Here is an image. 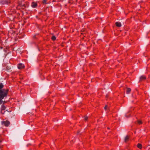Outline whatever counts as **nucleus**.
Wrapping results in <instances>:
<instances>
[{
  "mask_svg": "<svg viewBox=\"0 0 150 150\" xmlns=\"http://www.w3.org/2000/svg\"><path fill=\"white\" fill-rule=\"evenodd\" d=\"M4 87V85L1 83H0V104H2L3 101L2 100L4 97L7 96L8 90L2 88Z\"/></svg>",
  "mask_w": 150,
  "mask_h": 150,
  "instance_id": "1",
  "label": "nucleus"
},
{
  "mask_svg": "<svg viewBox=\"0 0 150 150\" xmlns=\"http://www.w3.org/2000/svg\"><path fill=\"white\" fill-rule=\"evenodd\" d=\"M6 109V107L4 106V105H2L1 106V112L3 114H4L5 112H6V111H4V112H3V110H5Z\"/></svg>",
  "mask_w": 150,
  "mask_h": 150,
  "instance_id": "2",
  "label": "nucleus"
},
{
  "mask_svg": "<svg viewBox=\"0 0 150 150\" xmlns=\"http://www.w3.org/2000/svg\"><path fill=\"white\" fill-rule=\"evenodd\" d=\"M25 66L22 63H20L18 64V67L19 69H21L24 68Z\"/></svg>",
  "mask_w": 150,
  "mask_h": 150,
  "instance_id": "3",
  "label": "nucleus"
},
{
  "mask_svg": "<svg viewBox=\"0 0 150 150\" xmlns=\"http://www.w3.org/2000/svg\"><path fill=\"white\" fill-rule=\"evenodd\" d=\"M2 124H4L5 126H8L9 125L10 122L8 121H2Z\"/></svg>",
  "mask_w": 150,
  "mask_h": 150,
  "instance_id": "4",
  "label": "nucleus"
},
{
  "mask_svg": "<svg viewBox=\"0 0 150 150\" xmlns=\"http://www.w3.org/2000/svg\"><path fill=\"white\" fill-rule=\"evenodd\" d=\"M19 5L20 6V7L23 9L28 6L27 5H25V4H19Z\"/></svg>",
  "mask_w": 150,
  "mask_h": 150,
  "instance_id": "5",
  "label": "nucleus"
},
{
  "mask_svg": "<svg viewBox=\"0 0 150 150\" xmlns=\"http://www.w3.org/2000/svg\"><path fill=\"white\" fill-rule=\"evenodd\" d=\"M115 24L118 27H120L122 26V24L120 22H116Z\"/></svg>",
  "mask_w": 150,
  "mask_h": 150,
  "instance_id": "6",
  "label": "nucleus"
},
{
  "mask_svg": "<svg viewBox=\"0 0 150 150\" xmlns=\"http://www.w3.org/2000/svg\"><path fill=\"white\" fill-rule=\"evenodd\" d=\"M37 4L36 3H35L34 2H33L32 3L31 6L35 8L36 7V6H37Z\"/></svg>",
  "mask_w": 150,
  "mask_h": 150,
  "instance_id": "7",
  "label": "nucleus"
},
{
  "mask_svg": "<svg viewBox=\"0 0 150 150\" xmlns=\"http://www.w3.org/2000/svg\"><path fill=\"white\" fill-rule=\"evenodd\" d=\"M129 137L128 136H126L125 138L124 141L125 142H127V141L129 139Z\"/></svg>",
  "mask_w": 150,
  "mask_h": 150,
  "instance_id": "8",
  "label": "nucleus"
},
{
  "mask_svg": "<svg viewBox=\"0 0 150 150\" xmlns=\"http://www.w3.org/2000/svg\"><path fill=\"white\" fill-rule=\"evenodd\" d=\"M131 91V89L129 88H127V89L126 93L127 94H129Z\"/></svg>",
  "mask_w": 150,
  "mask_h": 150,
  "instance_id": "9",
  "label": "nucleus"
},
{
  "mask_svg": "<svg viewBox=\"0 0 150 150\" xmlns=\"http://www.w3.org/2000/svg\"><path fill=\"white\" fill-rule=\"evenodd\" d=\"M6 69L8 71H11V68L8 67H7Z\"/></svg>",
  "mask_w": 150,
  "mask_h": 150,
  "instance_id": "10",
  "label": "nucleus"
},
{
  "mask_svg": "<svg viewBox=\"0 0 150 150\" xmlns=\"http://www.w3.org/2000/svg\"><path fill=\"white\" fill-rule=\"evenodd\" d=\"M51 38L52 40H54L56 39V38L55 36H52Z\"/></svg>",
  "mask_w": 150,
  "mask_h": 150,
  "instance_id": "11",
  "label": "nucleus"
},
{
  "mask_svg": "<svg viewBox=\"0 0 150 150\" xmlns=\"http://www.w3.org/2000/svg\"><path fill=\"white\" fill-rule=\"evenodd\" d=\"M146 78L145 77V76H141V80L142 79H146Z\"/></svg>",
  "mask_w": 150,
  "mask_h": 150,
  "instance_id": "12",
  "label": "nucleus"
},
{
  "mask_svg": "<svg viewBox=\"0 0 150 150\" xmlns=\"http://www.w3.org/2000/svg\"><path fill=\"white\" fill-rule=\"evenodd\" d=\"M138 147L140 149H141V144H138Z\"/></svg>",
  "mask_w": 150,
  "mask_h": 150,
  "instance_id": "13",
  "label": "nucleus"
},
{
  "mask_svg": "<svg viewBox=\"0 0 150 150\" xmlns=\"http://www.w3.org/2000/svg\"><path fill=\"white\" fill-rule=\"evenodd\" d=\"M42 2L44 4H46V0H43Z\"/></svg>",
  "mask_w": 150,
  "mask_h": 150,
  "instance_id": "14",
  "label": "nucleus"
},
{
  "mask_svg": "<svg viewBox=\"0 0 150 150\" xmlns=\"http://www.w3.org/2000/svg\"><path fill=\"white\" fill-rule=\"evenodd\" d=\"M88 118V117L87 116H85L84 117L85 120H87Z\"/></svg>",
  "mask_w": 150,
  "mask_h": 150,
  "instance_id": "15",
  "label": "nucleus"
},
{
  "mask_svg": "<svg viewBox=\"0 0 150 150\" xmlns=\"http://www.w3.org/2000/svg\"><path fill=\"white\" fill-rule=\"evenodd\" d=\"M107 107V105H105V106L104 107V109L106 110V109Z\"/></svg>",
  "mask_w": 150,
  "mask_h": 150,
  "instance_id": "16",
  "label": "nucleus"
},
{
  "mask_svg": "<svg viewBox=\"0 0 150 150\" xmlns=\"http://www.w3.org/2000/svg\"><path fill=\"white\" fill-rule=\"evenodd\" d=\"M125 116L127 117H129V116L127 115V114H126L125 115Z\"/></svg>",
  "mask_w": 150,
  "mask_h": 150,
  "instance_id": "17",
  "label": "nucleus"
},
{
  "mask_svg": "<svg viewBox=\"0 0 150 150\" xmlns=\"http://www.w3.org/2000/svg\"><path fill=\"white\" fill-rule=\"evenodd\" d=\"M138 122L139 124H140L141 123V122L140 121H138Z\"/></svg>",
  "mask_w": 150,
  "mask_h": 150,
  "instance_id": "18",
  "label": "nucleus"
},
{
  "mask_svg": "<svg viewBox=\"0 0 150 150\" xmlns=\"http://www.w3.org/2000/svg\"><path fill=\"white\" fill-rule=\"evenodd\" d=\"M108 129H109V128L108 127Z\"/></svg>",
  "mask_w": 150,
  "mask_h": 150,
  "instance_id": "19",
  "label": "nucleus"
},
{
  "mask_svg": "<svg viewBox=\"0 0 150 150\" xmlns=\"http://www.w3.org/2000/svg\"><path fill=\"white\" fill-rule=\"evenodd\" d=\"M140 79H141V77H140Z\"/></svg>",
  "mask_w": 150,
  "mask_h": 150,
  "instance_id": "20",
  "label": "nucleus"
}]
</instances>
